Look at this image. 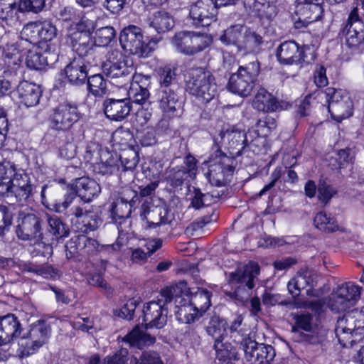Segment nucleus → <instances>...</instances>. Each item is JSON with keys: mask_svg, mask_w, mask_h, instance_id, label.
Segmentation results:
<instances>
[{"mask_svg": "<svg viewBox=\"0 0 364 364\" xmlns=\"http://www.w3.org/2000/svg\"><path fill=\"white\" fill-rule=\"evenodd\" d=\"M296 327L307 331L311 332L314 328V317L310 313H303L294 316Z\"/></svg>", "mask_w": 364, "mask_h": 364, "instance_id": "nucleus-61", "label": "nucleus"}, {"mask_svg": "<svg viewBox=\"0 0 364 364\" xmlns=\"http://www.w3.org/2000/svg\"><path fill=\"white\" fill-rule=\"evenodd\" d=\"M80 113L75 104L65 102L53 109L49 117L50 127L56 131H67L78 121Z\"/></svg>", "mask_w": 364, "mask_h": 364, "instance_id": "nucleus-13", "label": "nucleus"}, {"mask_svg": "<svg viewBox=\"0 0 364 364\" xmlns=\"http://www.w3.org/2000/svg\"><path fill=\"white\" fill-rule=\"evenodd\" d=\"M137 199V194L136 192L131 189H126L122 193V196L118 198L114 201L109 209L112 219L117 222L119 220V224L122 225V222H124L128 218L132 213V208L135 204Z\"/></svg>", "mask_w": 364, "mask_h": 364, "instance_id": "nucleus-23", "label": "nucleus"}, {"mask_svg": "<svg viewBox=\"0 0 364 364\" xmlns=\"http://www.w3.org/2000/svg\"><path fill=\"white\" fill-rule=\"evenodd\" d=\"M89 284L101 288L107 296L113 294V289L104 280L99 274H90L87 278Z\"/></svg>", "mask_w": 364, "mask_h": 364, "instance_id": "nucleus-63", "label": "nucleus"}, {"mask_svg": "<svg viewBox=\"0 0 364 364\" xmlns=\"http://www.w3.org/2000/svg\"><path fill=\"white\" fill-rule=\"evenodd\" d=\"M181 91V88L156 90L159 106L168 117H179L183 114L184 99Z\"/></svg>", "mask_w": 364, "mask_h": 364, "instance_id": "nucleus-16", "label": "nucleus"}, {"mask_svg": "<svg viewBox=\"0 0 364 364\" xmlns=\"http://www.w3.org/2000/svg\"><path fill=\"white\" fill-rule=\"evenodd\" d=\"M17 93L21 102L26 107H33L38 104L41 90L38 85L22 81L17 87Z\"/></svg>", "mask_w": 364, "mask_h": 364, "instance_id": "nucleus-33", "label": "nucleus"}, {"mask_svg": "<svg viewBox=\"0 0 364 364\" xmlns=\"http://www.w3.org/2000/svg\"><path fill=\"white\" fill-rule=\"evenodd\" d=\"M70 44L73 50L78 55L77 58L92 60L94 65L97 64V56L94 43L89 35L85 33L74 32L70 36Z\"/></svg>", "mask_w": 364, "mask_h": 364, "instance_id": "nucleus-26", "label": "nucleus"}, {"mask_svg": "<svg viewBox=\"0 0 364 364\" xmlns=\"http://www.w3.org/2000/svg\"><path fill=\"white\" fill-rule=\"evenodd\" d=\"M41 219L36 214L28 213L19 219L16 234L22 240L33 241L38 251L41 250L39 245L41 232Z\"/></svg>", "mask_w": 364, "mask_h": 364, "instance_id": "nucleus-18", "label": "nucleus"}, {"mask_svg": "<svg viewBox=\"0 0 364 364\" xmlns=\"http://www.w3.org/2000/svg\"><path fill=\"white\" fill-rule=\"evenodd\" d=\"M164 303V298L161 296L158 301L147 303L143 309L144 323L148 328H163L167 322L168 309Z\"/></svg>", "mask_w": 364, "mask_h": 364, "instance_id": "nucleus-19", "label": "nucleus"}, {"mask_svg": "<svg viewBox=\"0 0 364 364\" xmlns=\"http://www.w3.org/2000/svg\"><path fill=\"white\" fill-rule=\"evenodd\" d=\"M46 230L39 239L43 256L50 255L53 253V245L60 239L68 237L70 233L68 226L55 215L48 216Z\"/></svg>", "mask_w": 364, "mask_h": 364, "instance_id": "nucleus-11", "label": "nucleus"}, {"mask_svg": "<svg viewBox=\"0 0 364 364\" xmlns=\"http://www.w3.org/2000/svg\"><path fill=\"white\" fill-rule=\"evenodd\" d=\"M218 218V213L213 210L210 215H205L198 218L196 220L191 223L185 230V233L188 235H193L194 232L201 228L205 225L216 221Z\"/></svg>", "mask_w": 364, "mask_h": 364, "instance_id": "nucleus-55", "label": "nucleus"}, {"mask_svg": "<svg viewBox=\"0 0 364 364\" xmlns=\"http://www.w3.org/2000/svg\"><path fill=\"white\" fill-rule=\"evenodd\" d=\"M100 185L95 180L85 177L77 178L75 182V192L71 191L68 193L62 203H56L55 205V211L63 213L73 203L75 204L79 202L77 196L82 200L90 202L100 193Z\"/></svg>", "mask_w": 364, "mask_h": 364, "instance_id": "nucleus-9", "label": "nucleus"}, {"mask_svg": "<svg viewBox=\"0 0 364 364\" xmlns=\"http://www.w3.org/2000/svg\"><path fill=\"white\" fill-rule=\"evenodd\" d=\"M235 171L234 166L224 165L220 161L209 166L207 178L212 185L225 186L230 181Z\"/></svg>", "mask_w": 364, "mask_h": 364, "instance_id": "nucleus-30", "label": "nucleus"}, {"mask_svg": "<svg viewBox=\"0 0 364 364\" xmlns=\"http://www.w3.org/2000/svg\"><path fill=\"white\" fill-rule=\"evenodd\" d=\"M118 157L122 171L134 170L139 162L138 152L133 148L124 149Z\"/></svg>", "mask_w": 364, "mask_h": 364, "instance_id": "nucleus-46", "label": "nucleus"}, {"mask_svg": "<svg viewBox=\"0 0 364 364\" xmlns=\"http://www.w3.org/2000/svg\"><path fill=\"white\" fill-rule=\"evenodd\" d=\"M259 270L257 263L250 262L242 269L230 273L228 282L235 288V291L229 295L241 304L247 302L254 287V279L259 274Z\"/></svg>", "mask_w": 364, "mask_h": 364, "instance_id": "nucleus-2", "label": "nucleus"}, {"mask_svg": "<svg viewBox=\"0 0 364 364\" xmlns=\"http://www.w3.org/2000/svg\"><path fill=\"white\" fill-rule=\"evenodd\" d=\"M181 288L178 285L163 289L161 296L164 298V303H170L174 299L176 318L181 323H191L201 316L189 301V296L182 295Z\"/></svg>", "mask_w": 364, "mask_h": 364, "instance_id": "nucleus-7", "label": "nucleus"}, {"mask_svg": "<svg viewBox=\"0 0 364 364\" xmlns=\"http://www.w3.org/2000/svg\"><path fill=\"white\" fill-rule=\"evenodd\" d=\"M310 50L309 46L300 47L294 41H287L282 43L277 49V58L283 65H299L303 63H310L314 60L313 53L308 57L306 54Z\"/></svg>", "mask_w": 364, "mask_h": 364, "instance_id": "nucleus-12", "label": "nucleus"}, {"mask_svg": "<svg viewBox=\"0 0 364 364\" xmlns=\"http://www.w3.org/2000/svg\"><path fill=\"white\" fill-rule=\"evenodd\" d=\"M226 321L218 316L210 318L206 326L207 333L215 339V343L222 342L226 333Z\"/></svg>", "mask_w": 364, "mask_h": 364, "instance_id": "nucleus-41", "label": "nucleus"}, {"mask_svg": "<svg viewBox=\"0 0 364 364\" xmlns=\"http://www.w3.org/2000/svg\"><path fill=\"white\" fill-rule=\"evenodd\" d=\"M245 8L252 15L271 19L277 13L276 6L269 0H242Z\"/></svg>", "mask_w": 364, "mask_h": 364, "instance_id": "nucleus-31", "label": "nucleus"}, {"mask_svg": "<svg viewBox=\"0 0 364 364\" xmlns=\"http://www.w3.org/2000/svg\"><path fill=\"white\" fill-rule=\"evenodd\" d=\"M116 37V31L112 26L97 29L95 35V43L99 46H108Z\"/></svg>", "mask_w": 364, "mask_h": 364, "instance_id": "nucleus-53", "label": "nucleus"}, {"mask_svg": "<svg viewBox=\"0 0 364 364\" xmlns=\"http://www.w3.org/2000/svg\"><path fill=\"white\" fill-rule=\"evenodd\" d=\"M21 331L20 321L14 314L0 316V346L9 343L20 336Z\"/></svg>", "mask_w": 364, "mask_h": 364, "instance_id": "nucleus-28", "label": "nucleus"}, {"mask_svg": "<svg viewBox=\"0 0 364 364\" xmlns=\"http://www.w3.org/2000/svg\"><path fill=\"white\" fill-rule=\"evenodd\" d=\"M296 284L299 286V289L301 290L307 286L313 287L316 275L311 271L306 270L303 272H298L294 277Z\"/></svg>", "mask_w": 364, "mask_h": 364, "instance_id": "nucleus-64", "label": "nucleus"}, {"mask_svg": "<svg viewBox=\"0 0 364 364\" xmlns=\"http://www.w3.org/2000/svg\"><path fill=\"white\" fill-rule=\"evenodd\" d=\"M40 21L29 22L20 33L21 39L40 46Z\"/></svg>", "mask_w": 364, "mask_h": 364, "instance_id": "nucleus-49", "label": "nucleus"}, {"mask_svg": "<svg viewBox=\"0 0 364 364\" xmlns=\"http://www.w3.org/2000/svg\"><path fill=\"white\" fill-rule=\"evenodd\" d=\"M40 44L51 41L56 36L55 26L49 21H40Z\"/></svg>", "mask_w": 364, "mask_h": 364, "instance_id": "nucleus-59", "label": "nucleus"}, {"mask_svg": "<svg viewBox=\"0 0 364 364\" xmlns=\"http://www.w3.org/2000/svg\"><path fill=\"white\" fill-rule=\"evenodd\" d=\"M12 168L14 169V174L11 177V188H22V189H31L33 188L29 181L28 175L23 170H16L15 165L11 162Z\"/></svg>", "mask_w": 364, "mask_h": 364, "instance_id": "nucleus-52", "label": "nucleus"}, {"mask_svg": "<svg viewBox=\"0 0 364 364\" xmlns=\"http://www.w3.org/2000/svg\"><path fill=\"white\" fill-rule=\"evenodd\" d=\"M119 42L124 50L145 58L156 49L159 39L151 38L145 43L141 29L134 25H129L121 31Z\"/></svg>", "mask_w": 364, "mask_h": 364, "instance_id": "nucleus-4", "label": "nucleus"}, {"mask_svg": "<svg viewBox=\"0 0 364 364\" xmlns=\"http://www.w3.org/2000/svg\"><path fill=\"white\" fill-rule=\"evenodd\" d=\"M100 161L94 165V171L102 175H111L120 171L119 157L114 156L107 149H101Z\"/></svg>", "mask_w": 364, "mask_h": 364, "instance_id": "nucleus-32", "label": "nucleus"}, {"mask_svg": "<svg viewBox=\"0 0 364 364\" xmlns=\"http://www.w3.org/2000/svg\"><path fill=\"white\" fill-rule=\"evenodd\" d=\"M18 346L21 349V353L23 356H28L33 354L39 348L38 343L29 337L26 333L22 336L18 341Z\"/></svg>", "mask_w": 364, "mask_h": 364, "instance_id": "nucleus-60", "label": "nucleus"}, {"mask_svg": "<svg viewBox=\"0 0 364 364\" xmlns=\"http://www.w3.org/2000/svg\"><path fill=\"white\" fill-rule=\"evenodd\" d=\"M187 90L190 94L208 103L217 95L218 86L212 73L203 68L189 70L186 79Z\"/></svg>", "mask_w": 364, "mask_h": 364, "instance_id": "nucleus-1", "label": "nucleus"}, {"mask_svg": "<svg viewBox=\"0 0 364 364\" xmlns=\"http://www.w3.org/2000/svg\"><path fill=\"white\" fill-rule=\"evenodd\" d=\"M354 332L351 311L346 313L343 316L338 317L335 328V333L338 342L345 346L346 341L350 338Z\"/></svg>", "mask_w": 364, "mask_h": 364, "instance_id": "nucleus-36", "label": "nucleus"}, {"mask_svg": "<svg viewBox=\"0 0 364 364\" xmlns=\"http://www.w3.org/2000/svg\"><path fill=\"white\" fill-rule=\"evenodd\" d=\"M217 4L214 0H198L190 8L189 18L196 27L210 26L216 20Z\"/></svg>", "mask_w": 364, "mask_h": 364, "instance_id": "nucleus-17", "label": "nucleus"}, {"mask_svg": "<svg viewBox=\"0 0 364 364\" xmlns=\"http://www.w3.org/2000/svg\"><path fill=\"white\" fill-rule=\"evenodd\" d=\"M337 193L336 189L325 181H320L318 186V199L324 205H326Z\"/></svg>", "mask_w": 364, "mask_h": 364, "instance_id": "nucleus-58", "label": "nucleus"}, {"mask_svg": "<svg viewBox=\"0 0 364 364\" xmlns=\"http://www.w3.org/2000/svg\"><path fill=\"white\" fill-rule=\"evenodd\" d=\"M26 269L28 272L34 273L46 279L53 278L58 274V270L48 264L30 263L26 266Z\"/></svg>", "mask_w": 364, "mask_h": 364, "instance_id": "nucleus-54", "label": "nucleus"}, {"mask_svg": "<svg viewBox=\"0 0 364 364\" xmlns=\"http://www.w3.org/2000/svg\"><path fill=\"white\" fill-rule=\"evenodd\" d=\"M70 215H75L85 228L84 232L94 231L102 224V220L94 212L84 210L80 205H75L70 208Z\"/></svg>", "mask_w": 364, "mask_h": 364, "instance_id": "nucleus-34", "label": "nucleus"}, {"mask_svg": "<svg viewBox=\"0 0 364 364\" xmlns=\"http://www.w3.org/2000/svg\"><path fill=\"white\" fill-rule=\"evenodd\" d=\"M88 90L95 97H102L107 92V81L101 74L89 77L87 80Z\"/></svg>", "mask_w": 364, "mask_h": 364, "instance_id": "nucleus-48", "label": "nucleus"}, {"mask_svg": "<svg viewBox=\"0 0 364 364\" xmlns=\"http://www.w3.org/2000/svg\"><path fill=\"white\" fill-rule=\"evenodd\" d=\"M102 68L103 73L114 81L112 83L119 82L122 86L131 82L134 71V67L127 64L125 57L118 50L108 53Z\"/></svg>", "mask_w": 364, "mask_h": 364, "instance_id": "nucleus-8", "label": "nucleus"}, {"mask_svg": "<svg viewBox=\"0 0 364 364\" xmlns=\"http://www.w3.org/2000/svg\"><path fill=\"white\" fill-rule=\"evenodd\" d=\"M124 341L132 346L142 348L144 346L153 344L156 339L154 336L146 333L137 326L124 337Z\"/></svg>", "mask_w": 364, "mask_h": 364, "instance_id": "nucleus-38", "label": "nucleus"}, {"mask_svg": "<svg viewBox=\"0 0 364 364\" xmlns=\"http://www.w3.org/2000/svg\"><path fill=\"white\" fill-rule=\"evenodd\" d=\"M129 98L127 100H132L133 102L139 105H143L149 98V90L146 88L139 87L136 84H131L128 91Z\"/></svg>", "mask_w": 364, "mask_h": 364, "instance_id": "nucleus-56", "label": "nucleus"}, {"mask_svg": "<svg viewBox=\"0 0 364 364\" xmlns=\"http://www.w3.org/2000/svg\"><path fill=\"white\" fill-rule=\"evenodd\" d=\"M95 65L92 60L75 58L64 69L68 82L74 85H82L87 82L90 68Z\"/></svg>", "mask_w": 364, "mask_h": 364, "instance_id": "nucleus-25", "label": "nucleus"}, {"mask_svg": "<svg viewBox=\"0 0 364 364\" xmlns=\"http://www.w3.org/2000/svg\"><path fill=\"white\" fill-rule=\"evenodd\" d=\"M48 54L47 48H46L44 53L29 50L26 59L27 67L33 70H41L50 63L48 60Z\"/></svg>", "mask_w": 364, "mask_h": 364, "instance_id": "nucleus-50", "label": "nucleus"}, {"mask_svg": "<svg viewBox=\"0 0 364 364\" xmlns=\"http://www.w3.org/2000/svg\"><path fill=\"white\" fill-rule=\"evenodd\" d=\"M210 296L211 293L207 289H198L191 297L189 296V301L202 316L210 306Z\"/></svg>", "mask_w": 364, "mask_h": 364, "instance_id": "nucleus-45", "label": "nucleus"}, {"mask_svg": "<svg viewBox=\"0 0 364 364\" xmlns=\"http://www.w3.org/2000/svg\"><path fill=\"white\" fill-rule=\"evenodd\" d=\"M66 255L68 257V251L70 256L76 252L82 254L93 255L100 250V245L98 242L92 238H90L86 235H79L75 239H71L65 246Z\"/></svg>", "mask_w": 364, "mask_h": 364, "instance_id": "nucleus-29", "label": "nucleus"}, {"mask_svg": "<svg viewBox=\"0 0 364 364\" xmlns=\"http://www.w3.org/2000/svg\"><path fill=\"white\" fill-rule=\"evenodd\" d=\"M219 197L220 195L218 193L216 195L209 193H203L199 188L193 187L189 207L198 210L204 206H208L215 203Z\"/></svg>", "mask_w": 364, "mask_h": 364, "instance_id": "nucleus-42", "label": "nucleus"}, {"mask_svg": "<svg viewBox=\"0 0 364 364\" xmlns=\"http://www.w3.org/2000/svg\"><path fill=\"white\" fill-rule=\"evenodd\" d=\"M50 333V328L48 324L43 320H38L33 323L27 334L41 347L48 340Z\"/></svg>", "mask_w": 364, "mask_h": 364, "instance_id": "nucleus-39", "label": "nucleus"}, {"mask_svg": "<svg viewBox=\"0 0 364 364\" xmlns=\"http://www.w3.org/2000/svg\"><path fill=\"white\" fill-rule=\"evenodd\" d=\"M360 296V288L350 282L338 287L332 294V303L330 304L332 310L342 311L354 304Z\"/></svg>", "mask_w": 364, "mask_h": 364, "instance_id": "nucleus-21", "label": "nucleus"}, {"mask_svg": "<svg viewBox=\"0 0 364 364\" xmlns=\"http://www.w3.org/2000/svg\"><path fill=\"white\" fill-rule=\"evenodd\" d=\"M141 218L143 220H146L149 228H156L168 224L173 219V216L166 205L149 207L144 203L141 205Z\"/></svg>", "mask_w": 364, "mask_h": 364, "instance_id": "nucleus-24", "label": "nucleus"}, {"mask_svg": "<svg viewBox=\"0 0 364 364\" xmlns=\"http://www.w3.org/2000/svg\"><path fill=\"white\" fill-rule=\"evenodd\" d=\"M13 172L11 161L4 160L0 162V196L4 197L6 203L14 211L16 204L23 205L28 200L32 190L11 188L9 183Z\"/></svg>", "mask_w": 364, "mask_h": 364, "instance_id": "nucleus-6", "label": "nucleus"}, {"mask_svg": "<svg viewBox=\"0 0 364 364\" xmlns=\"http://www.w3.org/2000/svg\"><path fill=\"white\" fill-rule=\"evenodd\" d=\"M253 107L260 112H275L279 107L277 99L265 89L260 88L252 101Z\"/></svg>", "mask_w": 364, "mask_h": 364, "instance_id": "nucleus-35", "label": "nucleus"}, {"mask_svg": "<svg viewBox=\"0 0 364 364\" xmlns=\"http://www.w3.org/2000/svg\"><path fill=\"white\" fill-rule=\"evenodd\" d=\"M296 3L295 14L298 20L294 22L295 28L303 30L321 18L323 0H296Z\"/></svg>", "mask_w": 364, "mask_h": 364, "instance_id": "nucleus-14", "label": "nucleus"}, {"mask_svg": "<svg viewBox=\"0 0 364 364\" xmlns=\"http://www.w3.org/2000/svg\"><path fill=\"white\" fill-rule=\"evenodd\" d=\"M214 348L216 351V358L222 364H229L237 359L235 349L230 343H216L214 344Z\"/></svg>", "mask_w": 364, "mask_h": 364, "instance_id": "nucleus-47", "label": "nucleus"}, {"mask_svg": "<svg viewBox=\"0 0 364 364\" xmlns=\"http://www.w3.org/2000/svg\"><path fill=\"white\" fill-rule=\"evenodd\" d=\"M245 26L237 24L228 28L220 36V41L227 45L235 46L240 50Z\"/></svg>", "mask_w": 364, "mask_h": 364, "instance_id": "nucleus-40", "label": "nucleus"}, {"mask_svg": "<svg viewBox=\"0 0 364 364\" xmlns=\"http://www.w3.org/2000/svg\"><path fill=\"white\" fill-rule=\"evenodd\" d=\"M211 42L208 36L190 31L176 33L172 38V43L176 49L188 55H194L204 50Z\"/></svg>", "mask_w": 364, "mask_h": 364, "instance_id": "nucleus-10", "label": "nucleus"}, {"mask_svg": "<svg viewBox=\"0 0 364 364\" xmlns=\"http://www.w3.org/2000/svg\"><path fill=\"white\" fill-rule=\"evenodd\" d=\"M188 176L183 166H176L168 171L166 179L171 186L178 187L183 183Z\"/></svg>", "mask_w": 364, "mask_h": 364, "instance_id": "nucleus-57", "label": "nucleus"}, {"mask_svg": "<svg viewBox=\"0 0 364 364\" xmlns=\"http://www.w3.org/2000/svg\"><path fill=\"white\" fill-rule=\"evenodd\" d=\"M241 347L245 360L250 364H270L276 355L273 346L257 343L250 338L242 341Z\"/></svg>", "mask_w": 364, "mask_h": 364, "instance_id": "nucleus-15", "label": "nucleus"}, {"mask_svg": "<svg viewBox=\"0 0 364 364\" xmlns=\"http://www.w3.org/2000/svg\"><path fill=\"white\" fill-rule=\"evenodd\" d=\"M150 26L158 33H164L171 29L174 26L173 17L166 11H158L150 18Z\"/></svg>", "mask_w": 364, "mask_h": 364, "instance_id": "nucleus-44", "label": "nucleus"}, {"mask_svg": "<svg viewBox=\"0 0 364 364\" xmlns=\"http://www.w3.org/2000/svg\"><path fill=\"white\" fill-rule=\"evenodd\" d=\"M215 143H222L237 155H240L246 146L252 147L255 143L252 141L250 144L247 134L244 130L232 128L225 132L221 131L218 136L214 139Z\"/></svg>", "mask_w": 364, "mask_h": 364, "instance_id": "nucleus-22", "label": "nucleus"}, {"mask_svg": "<svg viewBox=\"0 0 364 364\" xmlns=\"http://www.w3.org/2000/svg\"><path fill=\"white\" fill-rule=\"evenodd\" d=\"M240 50L253 51L263 42L262 37L255 31L245 27Z\"/></svg>", "mask_w": 364, "mask_h": 364, "instance_id": "nucleus-51", "label": "nucleus"}, {"mask_svg": "<svg viewBox=\"0 0 364 364\" xmlns=\"http://www.w3.org/2000/svg\"><path fill=\"white\" fill-rule=\"evenodd\" d=\"M343 33L347 45L350 48L364 43V21L360 19L357 7L353 8L349 14Z\"/></svg>", "mask_w": 364, "mask_h": 364, "instance_id": "nucleus-20", "label": "nucleus"}, {"mask_svg": "<svg viewBox=\"0 0 364 364\" xmlns=\"http://www.w3.org/2000/svg\"><path fill=\"white\" fill-rule=\"evenodd\" d=\"M314 223L316 228L326 233L341 230L336 218L324 212L318 213L314 217Z\"/></svg>", "mask_w": 364, "mask_h": 364, "instance_id": "nucleus-43", "label": "nucleus"}, {"mask_svg": "<svg viewBox=\"0 0 364 364\" xmlns=\"http://www.w3.org/2000/svg\"><path fill=\"white\" fill-rule=\"evenodd\" d=\"M46 0H21L19 10L23 12H33L38 14L41 12L46 5Z\"/></svg>", "mask_w": 364, "mask_h": 364, "instance_id": "nucleus-62", "label": "nucleus"}, {"mask_svg": "<svg viewBox=\"0 0 364 364\" xmlns=\"http://www.w3.org/2000/svg\"><path fill=\"white\" fill-rule=\"evenodd\" d=\"M159 87L156 90L180 88L176 82V70L167 65L157 70Z\"/></svg>", "mask_w": 364, "mask_h": 364, "instance_id": "nucleus-37", "label": "nucleus"}, {"mask_svg": "<svg viewBox=\"0 0 364 364\" xmlns=\"http://www.w3.org/2000/svg\"><path fill=\"white\" fill-rule=\"evenodd\" d=\"M315 95L314 98H326L328 110L333 119L341 122L352 115L353 101L346 90L328 87L324 91H319Z\"/></svg>", "mask_w": 364, "mask_h": 364, "instance_id": "nucleus-3", "label": "nucleus"}, {"mask_svg": "<svg viewBox=\"0 0 364 364\" xmlns=\"http://www.w3.org/2000/svg\"><path fill=\"white\" fill-rule=\"evenodd\" d=\"M254 58L248 64L240 66L237 73L230 76L228 87L232 93L242 97H247L251 94L260 71L259 63Z\"/></svg>", "mask_w": 364, "mask_h": 364, "instance_id": "nucleus-5", "label": "nucleus"}, {"mask_svg": "<svg viewBox=\"0 0 364 364\" xmlns=\"http://www.w3.org/2000/svg\"><path fill=\"white\" fill-rule=\"evenodd\" d=\"M131 109V102L127 98H107L103 102L105 114L112 121H122L129 114Z\"/></svg>", "mask_w": 364, "mask_h": 364, "instance_id": "nucleus-27", "label": "nucleus"}]
</instances>
